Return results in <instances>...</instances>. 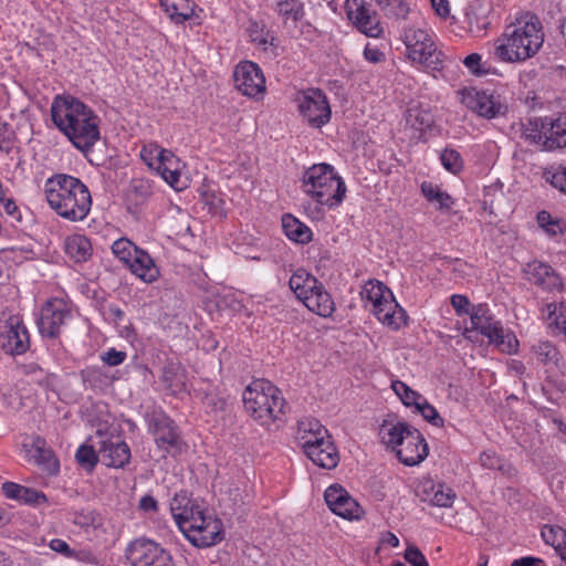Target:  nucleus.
<instances>
[{
	"instance_id": "1",
	"label": "nucleus",
	"mask_w": 566,
	"mask_h": 566,
	"mask_svg": "<svg viewBox=\"0 0 566 566\" xmlns=\"http://www.w3.org/2000/svg\"><path fill=\"white\" fill-rule=\"evenodd\" d=\"M51 117L57 129L82 153L91 151L99 140V117L78 98L57 95L51 104Z\"/></svg>"
},
{
	"instance_id": "2",
	"label": "nucleus",
	"mask_w": 566,
	"mask_h": 566,
	"mask_svg": "<svg viewBox=\"0 0 566 566\" xmlns=\"http://www.w3.org/2000/svg\"><path fill=\"white\" fill-rule=\"evenodd\" d=\"M544 39L542 21L535 13H516L494 41V57L503 63H524L541 51Z\"/></svg>"
},
{
	"instance_id": "3",
	"label": "nucleus",
	"mask_w": 566,
	"mask_h": 566,
	"mask_svg": "<svg viewBox=\"0 0 566 566\" xmlns=\"http://www.w3.org/2000/svg\"><path fill=\"white\" fill-rule=\"evenodd\" d=\"M43 192L50 209L66 221L81 222L91 212V192L77 177L54 174L44 181Z\"/></svg>"
},
{
	"instance_id": "4",
	"label": "nucleus",
	"mask_w": 566,
	"mask_h": 566,
	"mask_svg": "<svg viewBox=\"0 0 566 566\" xmlns=\"http://www.w3.org/2000/svg\"><path fill=\"white\" fill-rule=\"evenodd\" d=\"M170 512L179 530L195 546L209 547L221 541L220 522L206 515L187 492L176 493L170 502Z\"/></svg>"
},
{
	"instance_id": "5",
	"label": "nucleus",
	"mask_w": 566,
	"mask_h": 566,
	"mask_svg": "<svg viewBox=\"0 0 566 566\" xmlns=\"http://www.w3.org/2000/svg\"><path fill=\"white\" fill-rule=\"evenodd\" d=\"M245 411L263 427L281 421L287 403L281 390L265 379H254L243 391Z\"/></svg>"
},
{
	"instance_id": "6",
	"label": "nucleus",
	"mask_w": 566,
	"mask_h": 566,
	"mask_svg": "<svg viewBox=\"0 0 566 566\" xmlns=\"http://www.w3.org/2000/svg\"><path fill=\"white\" fill-rule=\"evenodd\" d=\"M302 190L316 203L334 208L343 202L347 189L332 165L315 164L305 170Z\"/></svg>"
},
{
	"instance_id": "7",
	"label": "nucleus",
	"mask_w": 566,
	"mask_h": 566,
	"mask_svg": "<svg viewBox=\"0 0 566 566\" xmlns=\"http://www.w3.org/2000/svg\"><path fill=\"white\" fill-rule=\"evenodd\" d=\"M148 432L153 436L157 449L163 457L179 455L186 443L182 439L180 428L163 410H153L146 415Z\"/></svg>"
},
{
	"instance_id": "8",
	"label": "nucleus",
	"mask_w": 566,
	"mask_h": 566,
	"mask_svg": "<svg viewBox=\"0 0 566 566\" xmlns=\"http://www.w3.org/2000/svg\"><path fill=\"white\" fill-rule=\"evenodd\" d=\"M470 319L472 329L485 336L489 343L496 346L501 352L513 354L517 350L518 340L516 336L503 328L501 322L495 319L486 304L473 306Z\"/></svg>"
},
{
	"instance_id": "9",
	"label": "nucleus",
	"mask_w": 566,
	"mask_h": 566,
	"mask_svg": "<svg viewBox=\"0 0 566 566\" xmlns=\"http://www.w3.org/2000/svg\"><path fill=\"white\" fill-rule=\"evenodd\" d=\"M402 41L412 62L433 70L441 66L443 54L437 49L428 30L415 25L405 28Z\"/></svg>"
},
{
	"instance_id": "10",
	"label": "nucleus",
	"mask_w": 566,
	"mask_h": 566,
	"mask_svg": "<svg viewBox=\"0 0 566 566\" xmlns=\"http://www.w3.org/2000/svg\"><path fill=\"white\" fill-rule=\"evenodd\" d=\"M462 103L480 117L493 119L505 116L509 111L506 97L495 90L465 88Z\"/></svg>"
},
{
	"instance_id": "11",
	"label": "nucleus",
	"mask_w": 566,
	"mask_h": 566,
	"mask_svg": "<svg viewBox=\"0 0 566 566\" xmlns=\"http://www.w3.org/2000/svg\"><path fill=\"white\" fill-rule=\"evenodd\" d=\"M72 318L70 304L61 297L49 298L41 307L36 325L43 338L55 339L62 327Z\"/></svg>"
},
{
	"instance_id": "12",
	"label": "nucleus",
	"mask_w": 566,
	"mask_h": 566,
	"mask_svg": "<svg viewBox=\"0 0 566 566\" xmlns=\"http://www.w3.org/2000/svg\"><path fill=\"white\" fill-rule=\"evenodd\" d=\"M132 566H176L171 554L153 539L136 538L126 548Z\"/></svg>"
},
{
	"instance_id": "13",
	"label": "nucleus",
	"mask_w": 566,
	"mask_h": 566,
	"mask_svg": "<svg viewBox=\"0 0 566 566\" xmlns=\"http://www.w3.org/2000/svg\"><path fill=\"white\" fill-rule=\"evenodd\" d=\"M298 111L310 126L321 128L331 119V106L319 88H310L298 98Z\"/></svg>"
},
{
	"instance_id": "14",
	"label": "nucleus",
	"mask_w": 566,
	"mask_h": 566,
	"mask_svg": "<svg viewBox=\"0 0 566 566\" xmlns=\"http://www.w3.org/2000/svg\"><path fill=\"white\" fill-rule=\"evenodd\" d=\"M345 10L355 28L369 38L381 36L384 30L376 11L365 0H346Z\"/></svg>"
},
{
	"instance_id": "15",
	"label": "nucleus",
	"mask_w": 566,
	"mask_h": 566,
	"mask_svg": "<svg viewBox=\"0 0 566 566\" xmlns=\"http://www.w3.org/2000/svg\"><path fill=\"white\" fill-rule=\"evenodd\" d=\"M238 91L249 97H258L265 91V78L260 66L251 61L240 62L233 71Z\"/></svg>"
},
{
	"instance_id": "16",
	"label": "nucleus",
	"mask_w": 566,
	"mask_h": 566,
	"mask_svg": "<svg viewBox=\"0 0 566 566\" xmlns=\"http://www.w3.org/2000/svg\"><path fill=\"white\" fill-rule=\"evenodd\" d=\"M324 499L331 511L343 518L359 520L364 514L358 502L339 484L328 486Z\"/></svg>"
},
{
	"instance_id": "17",
	"label": "nucleus",
	"mask_w": 566,
	"mask_h": 566,
	"mask_svg": "<svg viewBox=\"0 0 566 566\" xmlns=\"http://www.w3.org/2000/svg\"><path fill=\"white\" fill-rule=\"evenodd\" d=\"M0 347L12 356L23 355L30 348V336L25 325L18 317H10L0 336Z\"/></svg>"
},
{
	"instance_id": "18",
	"label": "nucleus",
	"mask_w": 566,
	"mask_h": 566,
	"mask_svg": "<svg viewBox=\"0 0 566 566\" xmlns=\"http://www.w3.org/2000/svg\"><path fill=\"white\" fill-rule=\"evenodd\" d=\"M156 153V170L163 179L175 190L180 191L187 188V182L181 178V163L172 151L153 147L151 153Z\"/></svg>"
},
{
	"instance_id": "19",
	"label": "nucleus",
	"mask_w": 566,
	"mask_h": 566,
	"mask_svg": "<svg viewBox=\"0 0 566 566\" xmlns=\"http://www.w3.org/2000/svg\"><path fill=\"white\" fill-rule=\"evenodd\" d=\"M429 453L428 443L421 432L413 427L407 432L402 443L398 447L396 455L398 460L408 467L422 462Z\"/></svg>"
},
{
	"instance_id": "20",
	"label": "nucleus",
	"mask_w": 566,
	"mask_h": 566,
	"mask_svg": "<svg viewBox=\"0 0 566 566\" xmlns=\"http://www.w3.org/2000/svg\"><path fill=\"white\" fill-rule=\"evenodd\" d=\"M525 279L544 291H559L563 282L555 270L547 263L533 261L528 262L523 270Z\"/></svg>"
},
{
	"instance_id": "21",
	"label": "nucleus",
	"mask_w": 566,
	"mask_h": 566,
	"mask_svg": "<svg viewBox=\"0 0 566 566\" xmlns=\"http://www.w3.org/2000/svg\"><path fill=\"white\" fill-rule=\"evenodd\" d=\"M98 454L102 462L111 468H124L130 460V449L125 441L103 439L99 442Z\"/></svg>"
},
{
	"instance_id": "22",
	"label": "nucleus",
	"mask_w": 566,
	"mask_h": 566,
	"mask_svg": "<svg viewBox=\"0 0 566 566\" xmlns=\"http://www.w3.org/2000/svg\"><path fill=\"white\" fill-rule=\"evenodd\" d=\"M544 150L553 151L566 147V114L543 119Z\"/></svg>"
},
{
	"instance_id": "23",
	"label": "nucleus",
	"mask_w": 566,
	"mask_h": 566,
	"mask_svg": "<svg viewBox=\"0 0 566 566\" xmlns=\"http://www.w3.org/2000/svg\"><path fill=\"white\" fill-rule=\"evenodd\" d=\"M371 312L379 322L392 329H399L407 325V313L396 302L392 293L391 296H388V298L381 303V306H377L375 310H371Z\"/></svg>"
},
{
	"instance_id": "24",
	"label": "nucleus",
	"mask_w": 566,
	"mask_h": 566,
	"mask_svg": "<svg viewBox=\"0 0 566 566\" xmlns=\"http://www.w3.org/2000/svg\"><path fill=\"white\" fill-rule=\"evenodd\" d=\"M151 196L153 186L149 179L133 178L124 197L127 210L130 213H138Z\"/></svg>"
},
{
	"instance_id": "25",
	"label": "nucleus",
	"mask_w": 566,
	"mask_h": 566,
	"mask_svg": "<svg viewBox=\"0 0 566 566\" xmlns=\"http://www.w3.org/2000/svg\"><path fill=\"white\" fill-rule=\"evenodd\" d=\"M331 437L327 429L314 418L301 419L297 423L296 440L304 453L308 451L310 444H317Z\"/></svg>"
},
{
	"instance_id": "26",
	"label": "nucleus",
	"mask_w": 566,
	"mask_h": 566,
	"mask_svg": "<svg viewBox=\"0 0 566 566\" xmlns=\"http://www.w3.org/2000/svg\"><path fill=\"white\" fill-rule=\"evenodd\" d=\"M305 454L314 464L327 470L336 468L339 462V454L332 437L317 444H310Z\"/></svg>"
},
{
	"instance_id": "27",
	"label": "nucleus",
	"mask_w": 566,
	"mask_h": 566,
	"mask_svg": "<svg viewBox=\"0 0 566 566\" xmlns=\"http://www.w3.org/2000/svg\"><path fill=\"white\" fill-rule=\"evenodd\" d=\"M413 429L412 426L403 421H392L385 419L379 428L381 442L390 450L397 452L398 447L402 443L407 432Z\"/></svg>"
},
{
	"instance_id": "28",
	"label": "nucleus",
	"mask_w": 566,
	"mask_h": 566,
	"mask_svg": "<svg viewBox=\"0 0 566 566\" xmlns=\"http://www.w3.org/2000/svg\"><path fill=\"white\" fill-rule=\"evenodd\" d=\"M128 269L146 283L157 281L160 275L159 268L156 265L154 259L143 249H139L136 253Z\"/></svg>"
},
{
	"instance_id": "29",
	"label": "nucleus",
	"mask_w": 566,
	"mask_h": 566,
	"mask_svg": "<svg viewBox=\"0 0 566 566\" xmlns=\"http://www.w3.org/2000/svg\"><path fill=\"white\" fill-rule=\"evenodd\" d=\"M303 304L322 317H329L335 311V303L322 283L304 298Z\"/></svg>"
},
{
	"instance_id": "30",
	"label": "nucleus",
	"mask_w": 566,
	"mask_h": 566,
	"mask_svg": "<svg viewBox=\"0 0 566 566\" xmlns=\"http://www.w3.org/2000/svg\"><path fill=\"white\" fill-rule=\"evenodd\" d=\"M64 252L75 263H84L93 253L92 243L84 234H70L64 240Z\"/></svg>"
},
{
	"instance_id": "31",
	"label": "nucleus",
	"mask_w": 566,
	"mask_h": 566,
	"mask_svg": "<svg viewBox=\"0 0 566 566\" xmlns=\"http://www.w3.org/2000/svg\"><path fill=\"white\" fill-rule=\"evenodd\" d=\"M160 380L175 396L187 391L186 370L179 364L167 363L161 369Z\"/></svg>"
},
{
	"instance_id": "32",
	"label": "nucleus",
	"mask_w": 566,
	"mask_h": 566,
	"mask_svg": "<svg viewBox=\"0 0 566 566\" xmlns=\"http://www.w3.org/2000/svg\"><path fill=\"white\" fill-rule=\"evenodd\" d=\"M34 463L46 474L55 475L60 470V463L54 452L45 447L42 439L36 438L31 450Z\"/></svg>"
},
{
	"instance_id": "33",
	"label": "nucleus",
	"mask_w": 566,
	"mask_h": 566,
	"mask_svg": "<svg viewBox=\"0 0 566 566\" xmlns=\"http://www.w3.org/2000/svg\"><path fill=\"white\" fill-rule=\"evenodd\" d=\"M273 11L282 19L284 24H296L305 15V7L302 0H273Z\"/></svg>"
},
{
	"instance_id": "34",
	"label": "nucleus",
	"mask_w": 566,
	"mask_h": 566,
	"mask_svg": "<svg viewBox=\"0 0 566 566\" xmlns=\"http://www.w3.org/2000/svg\"><path fill=\"white\" fill-rule=\"evenodd\" d=\"M321 282L312 274L303 269L297 270L292 274L289 281L290 289L295 293L300 301L317 289Z\"/></svg>"
},
{
	"instance_id": "35",
	"label": "nucleus",
	"mask_w": 566,
	"mask_h": 566,
	"mask_svg": "<svg viewBox=\"0 0 566 566\" xmlns=\"http://www.w3.org/2000/svg\"><path fill=\"white\" fill-rule=\"evenodd\" d=\"M282 228L285 235L296 243L306 244L312 240V230L292 214L282 217Z\"/></svg>"
},
{
	"instance_id": "36",
	"label": "nucleus",
	"mask_w": 566,
	"mask_h": 566,
	"mask_svg": "<svg viewBox=\"0 0 566 566\" xmlns=\"http://www.w3.org/2000/svg\"><path fill=\"white\" fill-rule=\"evenodd\" d=\"M391 291L379 281H368L360 292L363 300H365L366 305L369 303L371 305V310H375L377 306H381V303L391 296Z\"/></svg>"
},
{
	"instance_id": "37",
	"label": "nucleus",
	"mask_w": 566,
	"mask_h": 566,
	"mask_svg": "<svg viewBox=\"0 0 566 566\" xmlns=\"http://www.w3.org/2000/svg\"><path fill=\"white\" fill-rule=\"evenodd\" d=\"M80 375L84 385L93 390H101L111 384L107 373L98 366H88Z\"/></svg>"
},
{
	"instance_id": "38",
	"label": "nucleus",
	"mask_w": 566,
	"mask_h": 566,
	"mask_svg": "<svg viewBox=\"0 0 566 566\" xmlns=\"http://www.w3.org/2000/svg\"><path fill=\"white\" fill-rule=\"evenodd\" d=\"M421 192L428 201L437 202L438 209L441 211H449L453 205L451 196L432 182L423 181Z\"/></svg>"
},
{
	"instance_id": "39",
	"label": "nucleus",
	"mask_w": 566,
	"mask_h": 566,
	"mask_svg": "<svg viewBox=\"0 0 566 566\" xmlns=\"http://www.w3.org/2000/svg\"><path fill=\"white\" fill-rule=\"evenodd\" d=\"M160 6L169 14L175 23H184L192 17V9L189 8L188 0H160Z\"/></svg>"
},
{
	"instance_id": "40",
	"label": "nucleus",
	"mask_w": 566,
	"mask_h": 566,
	"mask_svg": "<svg viewBox=\"0 0 566 566\" xmlns=\"http://www.w3.org/2000/svg\"><path fill=\"white\" fill-rule=\"evenodd\" d=\"M541 536L546 544L555 548L558 555L566 547V530L558 525H544Z\"/></svg>"
},
{
	"instance_id": "41",
	"label": "nucleus",
	"mask_w": 566,
	"mask_h": 566,
	"mask_svg": "<svg viewBox=\"0 0 566 566\" xmlns=\"http://www.w3.org/2000/svg\"><path fill=\"white\" fill-rule=\"evenodd\" d=\"M536 220L538 227L549 237H556L566 231V222L563 219L554 218L548 211H539L536 216Z\"/></svg>"
},
{
	"instance_id": "42",
	"label": "nucleus",
	"mask_w": 566,
	"mask_h": 566,
	"mask_svg": "<svg viewBox=\"0 0 566 566\" xmlns=\"http://www.w3.org/2000/svg\"><path fill=\"white\" fill-rule=\"evenodd\" d=\"M134 242L126 238H120L112 244V252L114 255L123 262L127 268L132 263L134 256L139 251Z\"/></svg>"
},
{
	"instance_id": "43",
	"label": "nucleus",
	"mask_w": 566,
	"mask_h": 566,
	"mask_svg": "<svg viewBox=\"0 0 566 566\" xmlns=\"http://www.w3.org/2000/svg\"><path fill=\"white\" fill-rule=\"evenodd\" d=\"M537 360L544 365L554 364L556 365L559 360V352L557 347L548 342H538L532 347Z\"/></svg>"
},
{
	"instance_id": "44",
	"label": "nucleus",
	"mask_w": 566,
	"mask_h": 566,
	"mask_svg": "<svg viewBox=\"0 0 566 566\" xmlns=\"http://www.w3.org/2000/svg\"><path fill=\"white\" fill-rule=\"evenodd\" d=\"M391 387L394 391L400 397L403 405L408 407H416L423 397L400 380L392 381Z\"/></svg>"
},
{
	"instance_id": "45",
	"label": "nucleus",
	"mask_w": 566,
	"mask_h": 566,
	"mask_svg": "<svg viewBox=\"0 0 566 566\" xmlns=\"http://www.w3.org/2000/svg\"><path fill=\"white\" fill-rule=\"evenodd\" d=\"M98 450L96 451L93 446L82 444L75 454L76 461L85 469L92 470L99 459Z\"/></svg>"
},
{
	"instance_id": "46",
	"label": "nucleus",
	"mask_w": 566,
	"mask_h": 566,
	"mask_svg": "<svg viewBox=\"0 0 566 566\" xmlns=\"http://www.w3.org/2000/svg\"><path fill=\"white\" fill-rule=\"evenodd\" d=\"M416 409L421 413L423 419L434 427L441 428L444 426L443 418L439 415L437 409L422 397V399L416 406Z\"/></svg>"
},
{
	"instance_id": "47",
	"label": "nucleus",
	"mask_w": 566,
	"mask_h": 566,
	"mask_svg": "<svg viewBox=\"0 0 566 566\" xmlns=\"http://www.w3.org/2000/svg\"><path fill=\"white\" fill-rule=\"evenodd\" d=\"M436 490L437 491L432 495L429 504L438 507H450L455 499L453 490L443 483H441Z\"/></svg>"
},
{
	"instance_id": "48",
	"label": "nucleus",
	"mask_w": 566,
	"mask_h": 566,
	"mask_svg": "<svg viewBox=\"0 0 566 566\" xmlns=\"http://www.w3.org/2000/svg\"><path fill=\"white\" fill-rule=\"evenodd\" d=\"M544 176L555 189L566 195V167L558 166L545 171Z\"/></svg>"
},
{
	"instance_id": "49",
	"label": "nucleus",
	"mask_w": 566,
	"mask_h": 566,
	"mask_svg": "<svg viewBox=\"0 0 566 566\" xmlns=\"http://www.w3.org/2000/svg\"><path fill=\"white\" fill-rule=\"evenodd\" d=\"M440 159L442 166L452 174L459 172L463 167L461 155L454 149H444Z\"/></svg>"
},
{
	"instance_id": "50",
	"label": "nucleus",
	"mask_w": 566,
	"mask_h": 566,
	"mask_svg": "<svg viewBox=\"0 0 566 566\" xmlns=\"http://www.w3.org/2000/svg\"><path fill=\"white\" fill-rule=\"evenodd\" d=\"M376 2L396 18L405 19L409 12V7L403 0H376Z\"/></svg>"
},
{
	"instance_id": "51",
	"label": "nucleus",
	"mask_w": 566,
	"mask_h": 566,
	"mask_svg": "<svg viewBox=\"0 0 566 566\" xmlns=\"http://www.w3.org/2000/svg\"><path fill=\"white\" fill-rule=\"evenodd\" d=\"M440 484L441 483H437L430 478H423L416 486V495L420 501L429 503L437 491L436 489L440 486Z\"/></svg>"
},
{
	"instance_id": "52",
	"label": "nucleus",
	"mask_w": 566,
	"mask_h": 566,
	"mask_svg": "<svg viewBox=\"0 0 566 566\" xmlns=\"http://www.w3.org/2000/svg\"><path fill=\"white\" fill-rule=\"evenodd\" d=\"M530 126L526 127L523 132V135L526 140L531 142L535 145H541L544 149V133H543V119L541 120V126L538 127L537 122H530Z\"/></svg>"
},
{
	"instance_id": "53",
	"label": "nucleus",
	"mask_w": 566,
	"mask_h": 566,
	"mask_svg": "<svg viewBox=\"0 0 566 566\" xmlns=\"http://www.w3.org/2000/svg\"><path fill=\"white\" fill-rule=\"evenodd\" d=\"M126 358H127L126 352L117 350L114 347L108 348L106 352H104L101 355V360L109 367H115V366L123 364Z\"/></svg>"
},
{
	"instance_id": "54",
	"label": "nucleus",
	"mask_w": 566,
	"mask_h": 566,
	"mask_svg": "<svg viewBox=\"0 0 566 566\" xmlns=\"http://www.w3.org/2000/svg\"><path fill=\"white\" fill-rule=\"evenodd\" d=\"M463 64L474 75L486 74L488 71L482 63V56L479 53H471L463 60Z\"/></svg>"
},
{
	"instance_id": "55",
	"label": "nucleus",
	"mask_w": 566,
	"mask_h": 566,
	"mask_svg": "<svg viewBox=\"0 0 566 566\" xmlns=\"http://www.w3.org/2000/svg\"><path fill=\"white\" fill-rule=\"evenodd\" d=\"M480 463L482 467L490 470H501L503 467L502 459L492 450L483 451L480 454Z\"/></svg>"
},
{
	"instance_id": "56",
	"label": "nucleus",
	"mask_w": 566,
	"mask_h": 566,
	"mask_svg": "<svg viewBox=\"0 0 566 566\" xmlns=\"http://www.w3.org/2000/svg\"><path fill=\"white\" fill-rule=\"evenodd\" d=\"M19 501L25 504H39L41 502H46V496L42 492L23 486Z\"/></svg>"
},
{
	"instance_id": "57",
	"label": "nucleus",
	"mask_w": 566,
	"mask_h": 566,
	"mask_svg": "<svg viewBox=\"0 0 566 566\" xmlns=\"http://www.w3.org/2000/svg\"><path fill=\"white\" fill-rule=\"evenodd\" d=\"M405 559L412 566H429L424 555L416 546H409L406 548Z\"/></svg>"
},
{
	"instance_id": "58",
	"label": "nucleus",
	"mask_w": 566,
	"mask_h": 566,
	"mask_svg": "<svg viewBox=\"0 0 566 566\" xmlns=\"http://www.w3.org/2000/svg\"><path fill=\"white\" fill-rule=\"evenodd\" d=\"M270 32H264L263 29L259 30V24L254 23L251 28V40L258 45L262 46L264 50L268 44H273L274 36H271V41L269 40Z\"/></svg>"
},
{
	"instance_id": "59",
	"label": "nucleus",
	"mask_w": 566,
	"mask_h": 566,
	"mask_svg": "<svg viewBox=\"0 0 566 566\" xmlns=\"http://www.w3.org/2000/svg\"><path fill=\"white\" fill-rule=\"evenodd\" d=\"M469 19V31L474 35L479 36L485 32L489 27V21L486 18H480L474 13L468 14Z\"/></svg>"
},
{
	"instance_id": "60",
	"label": "nucleus",
	"mask_w": 566,
	"mask_h": 566,
	"mask_svg": "<svg viewBox=\"0 0 566 566\" xmlns=\"http://www.w3.org/2000/svg\"><path fill=\"white\" fill-rule=\"evenodd\" d=\"M549 315L554 316L556 327L566 334V304L560 303L558 307L555 306Z\"/></svg>"
},
{
	"instance_id": "61",
	"label": "nucleus",
	"mask_w": 566,
	"mask_h": 566,
	"mask_svg": "<svg viewBox=\"0 0 566 566\" xmlns=\"http://www.w3.org/2000/svg\"><path fill=\"white\" fill-rule=\"evenodd\" d=\"M451 305L459 316L469 314L470 302L464 295L454 294L451 296Z\"/></svg>"
},
{
	"instance_id": "62",
	"label": "nucleus",
	"mask_w": 566,
	"mask_h": 566,
	"mask_svg": "<svg viewBox=\"0 0 566 566\" xmlns=\"http://www.w3.org/2000/svg\"><path fill=\"white\" fill-rule=\"evenodd\" d=\"M50 548L69 558L75 556V552L71 549L70 545L64 539L61 538L52 539L50 542Z\"/></svg>"
},
{
	"instance_id": "63",
	"label": "nucleus",
	"mask_w": 566,
	"mask_h": 566,
	"mask_svg": "<svg viewBox=\"0 0 566 566\" xmlns=\"http://www.w3.org/2000/svg\"><path fill=\"white\" fill-rule=\"evenodd\" d=\"M23 485L14 482H4L2 484V491L8 499L20 500V493L22 492Z\"/></svg>"
},
{
	"instance_id": "64",
	"label": "nucleus",
	"mask_w": 566,
	"mask_h": 566,
	"mask_svg": "<svg viewBox=\"0 0 566 566\" xmlns=\"http://www.w3.org/2000/svg\"><path fill=\"white\" fill-rule=\"evenodd\" d=\"M511 566H546L544 560L537 557L526 556L514 559Z\"/></svg>"
}]
</instances>
